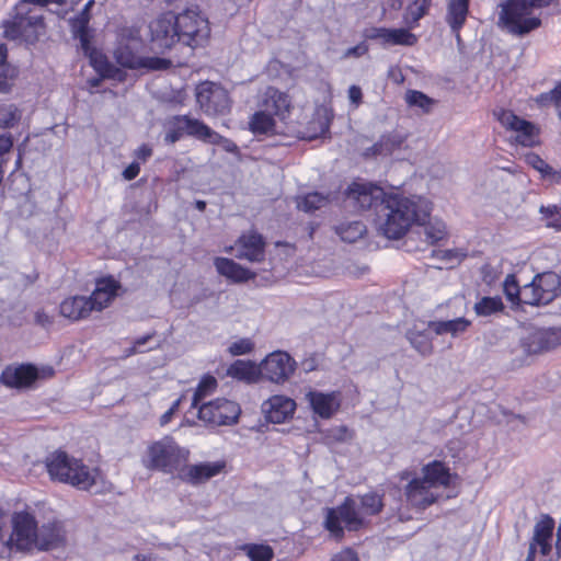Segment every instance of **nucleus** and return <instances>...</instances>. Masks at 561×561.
Masks as SVG:
<instances>
[{
    "label": "nucleus",
    "instance_id": "obj_60",
    "mask_svg": "<svg viewBox=\"0 0 561 561\" xmlns=\"http://www.w3.org/2000/svg\"><path fill=\"white\" fill-rule=\"evenodd\" d=\"M362 90L357 85H351L348 89V99L355 105L358 106L362 102Z\"/></svg>",
    "mask_w": 561,
    "mask_h": 561
},
{
    "label": "nucleus",
    "instance_id": "obj_46",
    "mask_svg": "<svg viewBox=\"0 0 561 561\" xmlns=\"http://www.w3.org/2000/svg\"><path fill=\"white\" fill-rule=\"evenodd\" d=\"M217 387V380L213 376H204L199 381L196 390L194 391L192 398V408L198 409L201 407V402L211 394Z\"/></svg>",
    "mask_w": 561,
    "mask_h": 561
},
{
    "label": "nucleus",
    "instance_id": "obj_34",
    "mask_svg": "<svg viewBox=\"0 0 561 561\" xmlns=\"http://www.w3.org/2000/svg\"><path fill=\"white\" fill-rule=\"evenodd\" d=\"M228 376L248 382L255 383L261 379L260 364L250 360L238 359L227 369Z\"/></svg>",
    "mask_w": 561,
    "mask_h": 561
},
{
    "label": "nucleus",
    "instance_id": "obj_51",
    "mask_svg": "<svg viewBox=\"0 0 561 561\" xmlns=\"http://www.w3.org/2000/svg\"><path fill=\"white\" fill-rule=\"evenodd\" d=\"M504 293L512 304H523V287L520 288L514 275H507L503 284Z\"/></svg>",
    "mask_w": 561,
    "mask_h": 561
},
{
    "label": "nucleus",
    "instance_id": "obj_20",
    "mask_svg": "<svg viewBox=\"0 0 561 561\" xmlns=\"http://www.w3.org/2000/svg\"><path fill=\"white\" fill-rule=\"evenodd\" d=\"M261 409L268 422L282 424L294 416L297 404L287 396L274 394L262 403Z\"/></svg>",
    "mask_w": 561,
    "mask_h": 561
},
{
    "label": "nucleus",
    "instance_id": "obj_10",
    "mask_svg": "<svg viewBox=\"0 0 561 561\" xmlns=\"http://www.w3.org/2000/svg\"><path fill=\"white\" fill-rule=\"evenodd\" d=\"M176 15L181 43L191 48L202 47L210 37L208 19L197 9H186Z\"/></svg>",
    "mask_w": 561,
    "mask_h": 561
},
{
    "label": "nucleus",
    "instance_id": "obj_3",
    "mask_svg": "<svg viewBox=\"0 0 561 561\" xmlns=\"http://www.w3.org/2000/svg\"><path fill=\"white\" fill-rule=\"evenodd\" d=\"M422 476L412 478L404 488L409 506L425 510L442 496V491L453 484L454 476L444 462L434 460L424 465Z\"/></svg>",
    "mask_w": 561,
    "mask_h": 561
},
{
    "label": "nucleus",
    "instance_id": "obj_26",
    "mask_svg": "<svg viewBox=\"0 0 561 561\" xmlns=\"http://www.w3.org/2000/svg\"><path fill=\"white\" fill-rule=\"evenodd\" d=\"M263 111L270 113L273 117L285 121L290 110V99L288 94L268 87L264 92Z\"/></svg>",
    "mask_w": 561,
    "mask_h": 561
},
{
    "label": "nucleus",
    "instance_id": "obj_54",
    "mask_svg": "<svg viewBox=\"0 0 561 561\" xmlns=\"http://www.w3.org/2000/svg\"><path fill=\"white\" fill-rule=\"evenodd\" d=\"M254 348V343L249 337L239 339L229 345V353L232 356L250 354Z\"/></svg>",
    "mask_w": 561,
    "mask_h": 561
},
{
    "label": "nucleus",
    "instance_id": "obj_13",
    "mask_svg": "<svg viewBox=\"0 0 561 561\" xmlns=\"http://www.w3.org/2000/svg\"><path fill=\"white\" fill-rule=\"evenodd\" d=\"M297 369V362L285 351H274L260 363L261 378L275 385L287 382Z\"/></svg>",
    "mask_w": 561,
    "mask_h": 561
},
{
    "label": "nucleus",
    "instance_id": "obj_33",
    "mask_svg": "<svg viewBox=\"0 0 561 561\" xmlns=\"http://www.w3.org/2000/svg\"><path fill=\"white\" fill-rule=\"evenodd\" d=\"M428 325L425 328L415 323L407 332V339L412 347L422 356H428L433 353V343Z\"/></svg>",
    "mask_w": 561,
    "mask_h": 561
},
{
    "label": "nucleus",
    "instance_id": "obj_2",
    "mask_svg": "<svg viewBox=\"0 0 561 561\" xmlns=\"http://www.w3.org/2000/svg\"><path fill=\"white\" fill-rule=\"evenodd\" d=\"M431 203L421 196L389 192L376 217L378 231L387 239L398 240L416 224L430 217Z\"/></svg>",
    "mask_w": 561,
    "mask_h": 561
},
{
    "label": "nucleus",
    "instance_id": "obj_1",
    "mask_svg": "<svg viewBox=\"0 0 561 561\" xmlns=\"http://www.w3.org/2000/svg\"><path fill=\"white\" fill-rule=\"evenodd\" d=\"M9 552L35 553L65 548L68 543L66 523L57 517L38 519L31 508L15 511L10 517V534L1 541Z\"/></svg>",
    "mask_w": 561,
    "mask_h": 561
},
{
    "label": "nucleus",
    "instance_id": "obj_32",
    "mask_svg": "<svg viewBox=\"0 0 561 561\" xmlns=\"http://www.w3.org/2000/svg\"><path fill=\"white\" fill-rule=\"evenodd\" d=\"M469 13V0H450L447 5L446 22L460 42V30Z\"/></svg>",
    "mask_w": 561,
    "mask_h": 561
},
{
    "label": "nucleus",
    "instance_id": "obj_61",
    "mask_svg": "<svg viewBox=\"0 0 561 561\" xmlns=\"http://www.w3.org/2000/svg\"><path fill=\"white\" fill-rule=\"evenodd\" d=\"M150 339V335L142 336L135 341L133 347H130L127 352V356L134 355L136 353L142 352L141 346L146 344V342Z\"/></svg>",
    "mask_w": 561,
    "mask_h": 561
},
{
    "label": "nucleus",
    "instance_id": "obj_35",
    "mask_svg": "<svg viewBox=\"0 0 561 561\" xmlns=\"http://www.w3.org/2000/svg\"><path fill=\"white\" fill-rule=\"evenodd\" d=\"M553 527L554 523L550 517H545L535 525L531 542L539 547L542 556H548L551 551Z\"/></svg>",
    "mask_w": 561,
    "mask_h": 561
},
{
    "label": "nucleus",
    "instance_id": "obj_8",
    "mask_svg": "<svg viewBox=\"0 0 561 561\" xmlns=\"http://www.w3.org/2000/svg\"><path fill=\"white\" fill-rule=\"evenodd\" d=\"M188 456V449L181 447L171 436H164L148 446L142 463L150 470L173 473L186 463Z\"/></svg>",
    "mask_w": 561,
    "mask_h": 561
},
{
    "label": "nucleus",
    "instance_id": "obj_17",
    "mask_svg": "<svg viewBox=\"0 0 561 561\" xmlns=\"http://www.w3.org/2000/svg\"><path fill=\"white\" fill-rule=\"evenodd\" d=\"M386 196L388 193L382 187L370 182L355 181L346 190L350 203L362 210L374 208L376 217Z\"/></svg>",
    "mask_w": 561,
    "mask_h": 561
},
{
    "label": "nucleus",
    "instance_id": "obj_59",
    "mask_svg": "<svg viewBox=\"0 0 561 561\" xmlns=\"http://www.w3.org/2000/svg\"><path fill=\"white\" fill-rule=\"evenodd\" d=\"M140 172V165L137 162L130 163L124 171L123 176L125 180H134Z\"/></svg>",
    "mask_w": 561,
    "mask_h": 561
},
{
    "label": "nucleus",
    "instance_id": "obj_14",
    "mask_svg": "<svg viewBox=\"0 0 561 561\" xmlns=\"http://www.w3.org/2000/svg\"><path fill=\"white\" fill-rule=\"evenodd\" d=\"M241 413V409L239 404L234 401L218 398L213 401L202 403L198 407V419L209 425L213 426H222V425H231L234 424L239 415Z\"/></svg>",
    "mask_w": 561,
    "mask_h": 561
},
{
    "label": "nucleus",
    "instance_id": "obj_47",
    "mask_svg": "<svg viewBox=\"0 0 561 561\" xmlns=\"http://www.w3.org/2000/svg\"><path fill=\"white\" fill-rule=\"evenodd\" d=\"M430 4V0H415L412 4H410L407 8L404 14L405 23L410 27L415 26L417 22L427 13Z\"/></svg>",
    "mask_w": 561,
    "mask_h": 561
},
{
    "label": "nucleus",
    "instance_id": "obj_23",
    "mask_svg": "<svg viewBox=\"0 0 561 561\" xmlns=\"http://www.w3.org/2000/svg\"><path fill=\"white\" fill-rule=\"evenodd\" d=\"M561 344V329L549 328L534 331L526 340L528 353L550 351Z\"/></svg>",
    "mask_w": 561,
    "mask_h": 561
},
{
    "label": "nucleus",
    "instance_id": "obj_36",
    "mask_svg": "<svg viewBox=\"0 0 561 561\" xmlns=\"http://www.w3.org/2000/svg\"><path fill=\"white\" fill-rule=\"evenodd\" d=\"M249 129L254 135H268L275 133V118L266 111L255 112L249 122Z\"/></svg>",
    "mask_w": 561,
    "mask_h": 561
},
{
    "label": "nucleus",
    "instance_id": "obj_58",
    "mask_svg": "<svg viewBox=\"0 0 561 561\" xmlns=\"http://www.w3.org/2000/svg\"><path fill=\"white\" fill-rule=\"evenodd\" d=\"M12 139L8 135H0V161L3 162V156L12 148Z\"/></svg>",
    "mask_w": 561,
    "mask_h": 561
},
{
    "label": "nucleus",
    "instance_id": "obj_50",
    "mask_svg": "<svg viewBox=\"0 0 561 561\" xmlns=\"http://www.w3.org/2000/svg\"><path fill=\"white\" fill-rule=\"evenodd\" d=\"M242 550L251 561H271L274 556L273 549L266 545H244Z\"/></svg>",
    "mask_w": 561,
    "mask_h": 561
},
{
    "label": "nucleus",
    "instance_id": "obj_7",
    "mask_svg": "<svg viewBox=\"0 0 561 561\" xmlns=\"http://www.w3.org/2000/svg\"><path fill=\"white\" fill-rule=\"evenodd\" d=\"M44 9L20 2L13 15L3 22L4 36L10 39H23L34 43L44 33Z\"/></svg>",
    "mask_w": 561,
    "mask_h": 561
},
{
    "label": "nucleus",
    "instance_id": "obj_18",
    "mask_svg": "<svg viewBox=\"0 0 561 561\" xmlns=\"http://www.w3.org/2000/svg\"><path fill=\"white\" fill-rule=\"evenodd\" d=\"M204 127L205 124L202 121L192 118L187 115L173 116L165 123L167 131L164 135V141L168 144H174L179 141L184 134L201 140Z\"/></svg>",
    "mask_w": 561,
    "mask_h": 561
},
{
    "label": "nucleus",
    "instance_id": "obj_28",
    "mask_svg": "<svg viewBox=\"0 0 561 561\" xmlns=\"http://www.w3.org/2000/svg\"><path fill=\"white\" fill-rule=\"evenodd\" d=\"M214 265L218 274L234 283H243L254 278V273L236 263L231 259L216 257L214 260Z\"/></svg>",
    "mask_w": 561,
    "mask_h": 561
},
{
    "label": "nucleus",
    "instance_id": "obj_21",
    "mask_svg": "<svg viewBox=\"0 0 561 561\" xmlns=\"http://www.w3.org/2000/svg\"><path fill=\"white\" fill-rule=\"evenodd\" d=\"M305 397L312 413L323 420L331 419L341 407V393L339 391L309 390Z\"/></svg>",
    "mask_w": 561,
    "mask_h": 561
},
{
    "label": "nucleus",
    "instance_id": "obj_37",
    "mask_svg": "<svg viewBox=\"0 0 561 561\" xmlns=\"http://www.w3.org/2000/svg\"><path fill=\"white\" fill-rule=\"evenodd\" d=\"M417 42L416 36L405 28H387L382 32L381 44L413 46Z\"/></svg>",
    "mask_w": 561,
    "mask_h": 561
},
{
    "label": "nucleus",
    "instance_id": "obj_15",
    "mask_svg": "<svg viewBox=\"0 0 561 561\" xmlns=\"http://www.w3.org/2000/svg\"><path fill=\"white\" fill-rule=\"evenodd\" d=\"M150 42L153 49L164 51L181 43L176 15L169 11L158 15L149 23Z\"/></svg>",
    "mask_w": 561,
    "mask_h": 561
},
{
    "label": "nucleus",
    "instance_id": "obj_19",
    "mask_svg": "<svg viewBox=\"0 0 561 561\" xmlns=\"http://www.w3.org/2000/svg\"><path fill=\"white\" fill-rule=\"evenodd\" d=\"M232 250H236V256L240 260L261 262L265 256V242L261 234L250 231L241 234L233 247L226 248L228 253Z\"/></svg>",
    "mask_w": 561,
    "mask_h": 561
},
{
    "label": "nucleus",
    "instance_id": "obj_24",
    "mask_svg": "<svg viewBox=\"0 0 561 561\" xmlns=\"http://www.w3.org/2000/svg\"><path fill=\"white\" fill-rule=\"evenodd\" d=\"M119 283L113 277H103L96 280L95 288L89 297L93 310L101 311L117 296Z\"/></svg>",
    "mask_w": 561,
    "mask_h": 561
},
{
    "label": "nucleus",
    "instance_id": "obj_31",
    "mask_svg": "<svg viewBox=\"0 0 561 561\" xmlns=\"http://www.w3.org/2000/svg\"><path fill=\"white\" fill-rule=\"evenodd\" d=\"M60 314L71 321L87 318L92 311L90 300L84 296L66 298L59 306Z\"/></svg>",
    "mask_w": 561,
    "mask_h": 561
},
{
    "label": "nucleus",
    "instance_id": "obj_63",
    "mask_svg": "<svg viewBox=\"0 0 561 561\" xmlns=\"http://www.w3.org/2000/svg\"><path fill=\"white\" fill-rule=\"evenodd\" d=\"M329 129L328 123H321L320 126H316L309 133L305 134L304 137L314 138L319 135H323Z\"/></svg>",
    "mask_w": 561,
    "mask_h": 561
},
{
    "label": "nucleus",
    "instance_id": "obj_49",
    "mask_svg": "<svg viewBox=\"0 0 561 561\" xmlns=\"http://www.w3.org/2000/svg\"><path fill=\"white\" fill-rule=\"evenodd\" d=\"M541 215L540 219L545 222V225L549 228H561V205H547L541 206L539 209Z\"/></svg>",
    "mask_w": 561,
    "mask_h": 561
},
{
    "label": "nucleus",
    "instance_id": "obj_30",
    "mask_svg": "<svg viewBox=\"0 0 561 561\" xmlns=\"http://www.w3.org/2000/svg\"><path fill=\"white\" fill-rule=\"evenodd\" d=\"M80 45L82 44L80 43ZM81 49L83 50L84 55L89 57L90 65L102 78H112L118 80L123 79L121 70L111 65L103 53L92 48L89 42L88 49H85L83 46H81Z\"/></svg>",
    "mask_w": 561,
    "mask_h": 561
},
{
    "label": "nucleus",
    "instance_id": "obj_4",
    "mask_svg": "<svg viewBox=\"0 0 561 561\" xmlns=\"http://www.w3.org/2000/svg\"><path fill=\"white\" fill-rule=\"evenodd\" d=\"M551 0H504L499 5L497 26L514 36H524L541 25L540 10Z\"/></svg>",
    "mask_w": 561,
    "mask_h": 561
},
{
    "label": "nucleus",
    "instance_id": "obj_44",
    "mask_svg": "<svg viewBox=\"0 0 561 561\" xmlns=\"http://www.w3.org/2000/svg\"><path fill=\"white\" fill-rule=\"evenodd\" d=\"M201 141L220 146L225 151L230 152V153H234L238 151V146L232 140L216 133L206 124L204 127V131H203Z\"/></svg>",
    "mask_w": 561,
    "mask_h": 561
},
{
    "label": "nucleus",
    "instance_id": "obj_5",
    "mask_svg": "<svg viewBox=\"0 0 561 561\" xmlns=\"http://www.w3.org/2000/svg\"><path fill=\"white\" fill-rule=\"evenodd\" d=\"M45 467L51 480L71 484L80 490H89L98 477V470L88 467L81 459L64 450H55L45 459Z\"/></svg>",
    "mask_w": 561,
    "mask_h": 561
},
{
    "label": "nucleus",
    "instance_id": "obj_9",
    "mask_svg": "<svg viewBox=\"0 0 561 561\" xmlns=\"http://www.w3.org/2000/svg\"><path fill=\"white\" fill-rule=\"evenodd\" d=\"M365 525L354 496H347L341 505L327 510L324 527L336 539L343 538L344 530L356 531Z\"/></svg>",
    "mask_w": 561,
    "mask_h": 561
},
{
    "label": "nucleus",
    "instance_id": "obj_16",
    "mask_svg": "<svg viewBox=\"0 0 561 561\" xmlns=\"http://www.w3.org/2000/svg\"><path fill=\"white\" fill-rule=\"evenodd\" d=\"M196 101L208 116L224 115L230 110L228 92L214 82H203L197 85Z\"/></svg>",
    "mask_w": 561,
    "mask_h": 561
},
{
    "label": "nucleus",
    "instance_id": "obj_52",
    "mask_svg": "<svg viewBox=\"0 0 561 561\" xmlns=\"http://www.w3.org/2000/svg\"><path fill=\"white\" fill-rule=\"evenodd\" d=\"M535 102L541 107L554 104L557 107H560L559 115L561 116V82H559L551 91L539 94L535 99Z\"/></svg>",
    "mask_w": 561,
    "mask_h": 561
},
{
    "label": "nucleus",
    "instance_id": "obj_41",
    "mask_svg": "<svg viewBox=\"0 0 561 561\" xmlns=\"http://www.w3.org/2000/svg\"><path fill=\"white\" fill-rule=\"evenodd\" d=\"M525 162L538 171L542 179H549L552 182H559L561 179L560 173L535 152L525 154Z\"/></svg>",
    "mask_w": 561,
    "mask_h": 561
},
{
    "label": "nucleus",
    "instance_id": "obj_55",
    "mask_svg": "<svg viewBox=\"0 0 561 561\" xmlns=\"http://www.w3.org/2000/svg\"><path fill=\"white\" fill-rule=\"evenodd\" d=\"M368 45L365 42L359 43L358 45L347 48L343 55L342 59L348 58H359L368 53Z\"/></svg>",
    "mask_w": 561,
    "mask_h": 561
},
{
    "label": "nucleus",
    "instance_id": "obj_22",
    "mask_svg": "<svg viewBox=\"0 0 561 561\" xmlns=\"http://www.w3.org/2000/svg\"><path fill=\"white\" fill-rule=\"evenodd\" d=\"M38 378V370L33 365L8 366L1 374V381L9 388H28Z\"/></svg>",
    "mask_w": 561,
    "mask_h": 561
},
{
    "label": "nucleus",
    "instance_id": "obj_42",
    "mask_svg": "<svg viewBox=\"0 0 561 561\" xmlns=\"http://www.w3.org/2000/svg\"><path fill=\"white\" fill-rule=\"evenodd\" d=\"M504 305L502 298L495 297H483L474 304L473 310L478 317H490L495 313L502 312Z\"/></svg>",
    "mask_w": 561,
    "mask_h": 561
},
{
    "label": "nucleus",
    "instance_id": "obj_11",
    "mask_svg": "<svg viewBox=\"0 0 561 561\" xmlns=\"http://www.w3.org/2000/svg\"><path fill=\"white\" fill-rule=\"evenodd\" d=\"M561 288V279L554 272L537 274L529 284L523 286L524 305L539 306L550 304Z\"/></svg>",
    "mask_w": 561,
    "mask_h": 561
},
{
    "label": "nucleus",
    "instance_id": "obj_45",
    "mask_svg": "<svg viewBox=\"0 0 561 561\" xmlns=\"http://www.w3.org/2000/svg\"><path fill=\"white\" fill-rule=\"evenodd\" d=\"M22 110L13 103H0V127L11 128L15 126L21 117Z\"/></svg>",
    "mask_w": 561,
    "mask_h": 561
},
{
    "label": "nucleus",
    "instance_id": "obj_29",
    "mask_svg": "<svg viewBox=\"0 0 561 561\" xmlns=\"http://www.w3.org/2000/svg\"><path fill=\"white\" fill-rule=\"evenodd\" d=\"M470 325L471 321L462 316L455 317L454 319L433 320L428 322V329L435 335H450L451 337L461 335Z\"/></svg>",
    "mask_w": 561,
    "mask_h": 561
},
{
    "label": "nucleus",
    "instance_id": "obj_62",
    "mask_svg": "<svg viewBox=\"0 0 561 561\" xmlns=\"http://www.w3.org/2000/svg\"><path fill=\"white\" fill-rule=\"evenodd\" d=\"M135 154L138 159L146 161L151 154L152 149L148 145H141L136 151Z\"/></svg>",
    "mask_w": 561,
    "mask_h": 561
},
{
    "label": "nucleus",
    "instance_id": "obj_6",
    "mask_svg": "<svg viewBox=\"0 0 561 561\" xmlns=\"http://www.w3.org/2000/svg\"><path fill=\"white\" fill-rule=\"evenodd\" d=\"M141 45L139 30L134 26H123L116 34L114 57L116 61L129 69L162 70L171 62L160 57H141L137 54Z\"/></svg>",
    "mask_w": 561,
    "mask_h": 561
},
{
    "label": "nucleus",
    "instance_id": "obj_43",
    "mask_svg": "<svg viewBox=\"0 0 561 561\" xmlns=\"http://www.w3.org/2000/svg\"><path fill=\"white\" fill-rule=\"evenodd\" d=\"M425 221L426 219L420 225L423 226L425 239L430 244H435L446 237L447 231L444 221L436 218L430 219L427 222Z\"/></svg>",
    "mask_w": 561,
    "mask_h": 561
},
{
    "label": "nucleus",
    "instance_id": "obj_57",
    "mask_svg": "<svg viewBox=\"0 0 561 561\" xmlns=\"http://www.w3.org/2000/svg\"><path fill=\"white\" fill-rule=\"evenodd\" d=\"M35 322L39 324L43 328H49L54 320L53 317H50L48 313H46L44 310H38L35 313Z\"/></svg>",
    "mask_w": 561,
    "mask_h": 561
},
{
    "label": "nucleus",
    "instance_id": "obj_48",
    "mask_svg": "<svg viewBox=\"0 0 561 561\" xmlns=\"http://www.w3.org/2000/svg\"><path fill=\"white\" fill-rule=\"evenodd\" d=\"M328 203V196L318 192L309 193L297 198V207L306 213H311L324 206Z\"/></svg>",
    "mask_w": 561,
    "mask_h": 561
},
{
    "label": "nucleus",
    "instance_id": "obj_40",
    "mask_svg": "<svg viewBox=\"0 0 561 561\" xmlns=\"http://www.w3.org/2000/svg\"><path fill=\"white\" fill-rule=\"evenodd\" d=\"M355 499L358 501V512L365 524L367 523V517L378 514L382 508L381 496L377 493L371 492Z\"/></svg>",
    "mask_w": 561,
    "mask_h": 561
},
{
    "label": "nucleus",
    "instance_id": "obj_27",
    "mask_svg": "<svg viewBox=\"0 0 561 561\" xmlns=\"http://www.w3.org/2000/svg\"><path fill=\"white\" fill-rule=\"evenodd\" d=\"M404 142V137L400 134H387L380 137V139L371 147L364 151L366 158H387L399 151Z\"/></svg>",
    "mask_w": 561,
    "mask_h": 561
},
{
    "label": "nucleus",
    "instance_id": "obj_12",
    "mask_svg": "<svg viewBox=\"0 0 561 561\" xmlns=\"http://www.w3.org/2000/svg\"><path fill=\"white\" fill-rule=\"evenodd\" d=\"M494 115L502 127L513 134V138L518 145L523 147H535L539 144L540 129L534 123L504 108L495 111Z\"/></svg>",
    "mask_w": 561,
    "mask_h": 561
},
{
    "label": "nucleus",
    "instance_id": "obj_25",
    "mask_svg": "<svg viewBox=\"0 0 561 561\" xmlns=\"http://www.w3.org/2000/svg\"><path fill=\"white\" fill-rule=\"evenodd\" d=\"M224 467V462L219 461L184 466L180 471V478L191 484H201L219 474Z\"/></svg>",
    "mask_w": 561,
    "mask_h": 561
},
{
    "label": "nucleus",
    "instance_id": "obj_64",
    "mask_svg": "<svg viewBox=\"0 0 561 561\" xmlns=\"http://www.w3.org/2000/svg\"><path fill=\"white\" fill-rule=\"evenodd\" d=\"M383 31L385 27H373L366 31L365 36L368 39H379L381 42Z\"/></svg>",
    "mask_w": 561,
    "mask_h": 561
},
{
    "label": "nucleus",
    "instance_id": "obj_56",
    "mask_svg": "<svg viewBox=\"0 0 561 561\" xmlns=\"http://www.w3.org/2000/svg\"><path fill=\"white\" fill-rule=\"evenodd\" d=\"M332 561H359L356 552L351 548H345L332 557Z\"/></svg>",
    "mask_w": 561,
    "mask_h": 561
},
{
    "label": "nucleus",
    "instance_id": "obj_38",
    "mask_svg": "<svg viewBox=\"0 0 561 561\" xmlns=\"http://www.w3.org/2000/svg\"><path fill=\"white\" fill-rule=\"evenodd\" d=\"M335 232L345 242H355L366 233V226L360 220L343 221L335 227Z\"/></svg>",
    "mask_w": 561,
    "mask_h": 561
},
{
    "label": "nucleus",
    "instance_id": "obj_39",
    "mask_svg": "<svg viewBox=\"0 0 561 561\" xmlns=\"http://www.w3.org/2000/svg\"><path fill=\"white\" fill-rule=\"evenodd\" d=\"M94 1L90 0L85 3L81 13L72 20V30L76 36L79 37L82 46L88 49V24L90 21V10Z\"/></svg>",
    "mask_w": 561,
    "mask_h": 561
},
{
    "label": "nucleus",
    "instance_id": "obj_53",
    "mask_svg": "<svg viewBox=\"0 0 561 561\" xmlns=\"http://www.w3.org/2000/svg\"><path fill=\"white\" fill-rule=\"evenodd\" d=\"M405 102L409 104V106L420 107L425 112H427L433 104L432 99H430L423 92L416 90H410L407 92Z\"/></svg>",
    "mask_w": 561,
    "mask_h": 561
}]
</instances>
